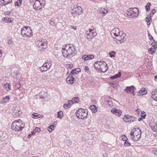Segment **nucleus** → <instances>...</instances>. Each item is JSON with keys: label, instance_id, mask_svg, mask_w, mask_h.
I'll use <instances>...</instances> for the list:
<instances>
[{"label": "nucleus", "instance_id": "24", "mask_svg": "<svg viewBox=\"0 0 157 157\" xmlns=\"http://www.w3.org/2000/svg\"><path fill=\"white\" fill-rule=\"evenodd\" d=\"M105 101L106 103L109 104V105H112V101L109 97H106L105 98Z\"/></svg>", "mask_w": 157, "mask_h": 157}, {"label": "nucleus", "instance_id": "20", "mask_svg": "<svg viewBox=\"0 0 157 157\" xmlns=\"http://www.w3.org/2000/svg\"><path fill=\"white\" fill-rule=\"evenodd\" d=\"M147 91L144 88H142L138 93V95L139 96H141L147 94Z\"/></svg>", "mask_w": 157, "mask_h": 157}, {"label": "nucleus", "instance_id": "43", "mask_svg": "<svg viewBox=\"0 0 157 157\" xmlns=\"http://www.w3.org/2000/svg\"><path fill=\"white\" fill-rule=\"evenodd\" d=\"M146 19H146V21L147 22V25H149L150 24V20H151L149 18V17H146Z\"/></svg>", "mask_w": 157, "mask_h": 157}, {"label": "nucleus", "instance_id": "42", "mask_svg": "<svg viewBox=\"0 0 157 157\" xmlns=\"http://www.w3.org/2000/svg\"><path fill=\"white\" fill-rule=\"evenodd\" d=\"M124 145L125 146L128 147L130 146L131 145V144L129 143L128 142L125 141V142H124Z\"/></svg>", "mask_w": 157, "mask_h": 157}, {"label": "nucleus", "instance_id": "63", "mask_svg": "<svg viewBox=\"0 0 157 157\" xmlns=\"http://www.w3.org/2000/svg\"><path fill=\"white\" fill-rule=\"evenodd\" d=\"M148 35L149 36V38L150 39V40H153V37L151 35H150V34H148Z\"/></svg>", "mask_w": 157, "mask_h": 157}, {"label": "nucleus", "instance_id": "6", "mask_svg": "<svg viewBox=\"0 0 157 157\" xmlns=\"http://www.w3.org/2000/svg\"><path fill=\"white\" fill-rule=\"evenodd\" d=\"M69 48L67 49L68 52V53L67 56H69L70 57V59L75 56L76 53V51L75 48V45H72L71 46H70V45L69 44Z\"/></svg>", "mask_w": 157, "mask_h": 157}, {"label": "nucleus", "instance_id": "13", "mask_svg": "<svg viewBox=\"0 0 157 157\" xmlns=\"http://www.w3.org/2000/svg\"><path fill=\"white\" fill-rule=\"evenodd\" d=\"M111 112L114 114H115L118 117L120 116L121 114V111L120 110L117 109L113 108L112 109Z\"/></svg>", "mask_w": 157, "mask_h": 157}, {"label": "nucleus", "instance_id": "2", "mask_svg": "<svg viewBox=\"0 0 157 157\" xmlns=\"http://www.w3.org/2000/svg\"><path fill=\"white\" fill-rule=\"evenodd\" d=\"M133 130L134 131L130 134L131 138L132 140L134 141H138L141 138V131L139 128H137V129H134Z\"/></svg>", "mask_w": 157, "mask_h": 157}, {"label": "nucleus", "instance_id": "50", "mask_svg": "<svg viewBox=\"0 0 157 157\" xmlns=\"http://www.w3.org/2000/svg\"><path fill=\"white\" fill-rule=\"evenodd\" d=\"M70 107L68 105V104H65L64 105V108L65 109H67Z\"/></svg>", "mask_w": 157, "mask_h": 157}, {"label": "nucleus", "instance_id": "25", "mask_svg": "<svg viewBox=\"0 0 157 157\" xmlns=\"http://www.w3.org/2000/svg\"><path fill=\"white\" fill-rule=\"evenodd\" d=\"M124 121L126 122H131V119H130V118H128L127 117V116L125 115V116L124 117Z\"/></svg>", "mask_w": 157, "mask_h": 157}, {"label": "nucleus", "instance_id": "48", "mask_svg": "<svg viewBox=\"0 0 157 157\" xmlns=\"http://www.w3.org/2000/svg\"><path fill=\"white\" fill-rule=\"evenodd\" d=\"M145 113L144 114V113H141V117L142 118H145V116H146V113Z\"/></svg>", "mask_w": 157, "mask_h": 157}, {"label": "nucleus", "instance_id": "61", "mask_svg": "<svg viewBox=\"0 0 157 157\" xmlns=\"http://www.w3.org/2000/svg\"><path fill=\"white\" fill-rule=\"evenodd\" d=\"M84 69L85 71H88L89 68L87 66H85Z\"/></svg>", "mask_w": 157, "mask_h": 157}, {"label": "nucleus", "instance_id": "3", "mask_svg": "<svg viewBox=\"0 0 157 157\" xmlns=\"http://www.w3.org/2000/svg\"><path fill=\"white\" fill-rule=\"evenodd\" d=\"M21 34L23 37H30L32 36V32L31 28L28 26H24L21 29Z\"/></svg>", "mask_w": 157, "mask_h": 157}, {"label": "nucleus", "instance_id": "23", "mask_svg": "<svg viewBox=\"0 0 157 157\" xmlns=\"http://www.w3.org/2000/svg\"><path fill=\"white\" fill-rule=\"evenodd\" d=\"M127 15L129 16H131L132 17L136 16V15H138L137 12H134V11H131V12H128Z\"/></svg>", "mask_w": 157, "mask_h": 157}, {"label": "nucleus", "instance_id": "5", "mask_svg": "<svg viewBox=\"0 0 157 157\" xmlns=\"http://www.w3.org/2000/svg\"><path fill=\"white\" fill-rule=\"evenodd\" d=\"M35 44L41 51H42V49H46L47 47L46 42L42 39H40L39 40H36L35 41Z\"/></svg>", "mask_w": 157, "mask_h": 157}, {"label": "nucleus", "instance_id": "52", "mask_svg": "<svg viewBox=\"0 0 157 157\" xmlns=\"http://www.w3.org/2000/svg\"><path fill=\"white\" fill-rule=\"evenodd\" d=\"M68 142V145H70L72 143V141L71 140H68L67 141Z\"/></svg>", "mask_w": 157, "mask_h": 157}, {"label": "nucleus", "instance_id": "27", "mask_svg": "<svg viewBox=\"0 0 157 157\" xmlns=\"http://www.w3.org/2000/svg\"><path fill=\"white\" fill-rule=\"evenodd\" d=\"M79 98L76 97L73 98L72 100L73 101L74 103H76L78 102V101H79Z\"/></svg>", "mask_w": 157, "mask_h": 157}, {"label": "nucleus", "instance_id": "33", "mask_svg": "<svg viewBox=\"0 0 157 157\" xmlns=\"http://www.w3.org/2000/svg\"><path fill=\"white\" fill-rule=\"evenodd\" d=\"M151 5V3L150 2H148L146 6V9L147 11L150 10V7Z\"/></svg>", "mask_w": 157, "mask_h": 157}, {"label": "nucleus", "instance_id": "15", "mask_svg": "<svg viewBox=\"0 0 157 157\" xmlns=\"http://www.w3.org/2000/svg\"><path fill=\"white\" fill-rule=\"evenodd\" d=\"M149 127L151 128L152 130L154 132H157V124L155 123H150Z\"/></svg>", "mask_w": 157, "mask_h": 157}, {"label": "nucleus", "instance_id": "45", "mask_svg": "<svg viewBox=\"0 0 157 157\" xmlns=\"http://www.w3.org/2000/svg\"><path fill=\"white\" fill-rule=\"evenodd\" d=\"M73 101L72 100H69L68 101V105L70 107L72 105L73 103H74V102H73Z\"/></svg>", "mask_w": 157, "mask_h": 157}, {"label": "nucleus", "instance_id": "26", "mask_svg": "<svg viewBox=\"0 0 157 157\" xmlns=\"http://www.w3.org/2000/svg\"><path fill=\"white\" fill-rule=\"evenodd\" d=\"M155 12V10L154 9H152L151 10V11L149 15V16H148V17L150 19V20H151V16H152L153 14Z\"/></svg>", "mask_w": 157, "mask_h": 157}, {"label": "nucleus", "instance_id": "49", "mask_svg": "<svg viewBox=\"0 0 157 157\" xmlns=\"http://www.w3.org/2000/svg\"><path fill=\"white\" fill-rule=\"evenodd\" d=\"M20 3L18 2H16L15 3V6H20L21 5Z\"/></svg>", "mask_w": 157, "mask_h": 157}, {"label": "nucleus", "instance_id": "40", "mask_svg": "<svg viewBox=\"0 0 157 157\" xmlns=\"http://www.w3.org/2000/svg\"><path fill=\"white\" fill-rule=\"evenodd\" d=\"M153 41H154V43L152 42L151 43L152 45L154 47L155 46V47L157 48V41H155V40H153Z\"/></svg>", "mask_w": 157, "mask_h": 157}, {"label": "nucleus", "instance_id": "53", "mask_svg": "<svg viewBox=\"0 0 157 157\" xmlns=\"http://www.w3.org/2000/svg\"><path fill=\"white\" fill-rule=\"evenodd\" d=\"M32 115L33 117V118H34V117H37V116L38 115V114H37V113H34L32 114Z\"/></svg>", "mask_w": 157, "mask_h": 157}, {"label": "nucleus", "instance_id": "41", "mask_svg": "<svg viewBox=\"0 0 157 157\" xmlns=\"http://www.w3.org/2000/svg\"><path fill=\"white\" fill-rule=\"evenodd\" d=\"M103 9L104 10H105L106 12L103 11H100V13L103 14H107V13L108 12V11L106 10L105 8H103Z\"/></svg>", "mask_w": 157, "mask_h": 157}, {"label": "nucleus", "instance_id": "54", "mask_svg": "<svg viewBox=\"0 0 157 157\" xmlns=\"http://www.w3.org/2000/svg\"><path fill=\"white\" fill-rule=\"evenodd\" d=\"M82 59L86 61V55H83L82 56Z\"/></svg>", "mask_w": 157, "mask_h": 157}, {"label": "nucleus", "instance_id": "11", "mask_svg": "<svg viewBox=\"0 0 157 157\" xmlns=\"http://www.w3.org/2000/svg\"><path fill=\"white\" fill-rule=\"evenodd\" d=\"M117 37H115V40H114L116 42L118 43L119 42L120 43L123 42L125 40V39L124 38L123 36H120L119 35L116 36Z\"/></svg>", "mask_w": 157, "mask_h": 157}, {"label": "nucleus", "instance_id": "14", "mask_svg": "<svg viewBox=\"0 0 157 157\" xmlns=\"http://www.w3.org/2000/svg\"><path fill=\"white\" fill-rule=\"evenodd\" d=\"M62 53L63 54V56L66 58L70 59V57L69 56H67V55H68V52L67 50L65 48H63L62 51Z\"/></svg>", "mask_w": 157, "mask_h": 157}, {"label": "nucleus", "instance_id": "39", "mask_svg": "<svg viewBox=\"0 0 157 157\" xmlns=\"http://www.w3.org/2000/svg\"><path fill=\"white\" fill-rule=\"evenodd\" d=\"M21 113V112L20 111H19L17 112H16L15 113V114L14 115V117H16L17 116H18L20 115V113Z\"/></svg>", "mask_w": 157, "mask_h": 157}, {"label": "nucleus", "instance_id": "58", "mask_svg": "<svg viewBox=\"0 0 157 157\" xmlns=\"http://www.w3.org/2000/svg\"><path fill=\"white\" fill-rule=\"evenodd\" d=\"M46 63H47V64H48V67H49V68L51 67L52 66V64L51 63H50V62H46Z\"/></svg>", "mask_w": 157, "mask_h": 157}, {"label": "nucleus", "instance_id": "19", "mask_svg": "<svg viewBox=\"0 0 157 157\" xmlns=\"http://www.w3.org/2000/svg\"><path fill=\"white\" fill-rule=\"evenodd\" d=\"M81 70L80 68H78L73 69L71 71L70 74L71 75H73L75 74H77L81 72Z\"/></svg>", "mask_w": 157, "mask_h": 157}, {"label": "nucleus", "instance_id": "30", "mask_svg": "<svg viewBox=\"0 0 157 157\" xmlns=\"http://www.w3.org/2000/svg\"><path fill=\"white\" fill-rule=\"evenodd\" d=\"M155 48H151L148 50V51L149 52V53L151 54L154 53L155 52Z\"/></svg>", "mask_w": 157, "mask_h": 157}, {"label": "nucleus", "instance_id": "60", "mask_svg": "<svg viewBox=\"0 0 157 157\" xmlns=\"http://www.w3.org/2000/svg\"><path fill=\"white\" fill-rule=\"evenodd\" d=\"M71 29H73L74 30H76V26H71Z\"/></svg>", "mask_w": 157, "mask_h": 157}, {"label": "nucleus", "instance_id": "18", "mask_svg": "<svg viewBox=\"0 0 157 157\" xmlns=\"http://www.w3.org/2000/svg\"><path fill=\"white\" fill-rule=\"evenodd\" d=\"M135 90V87L133 86H127L124 89L125 92L128 93H131L132 91V90Z\"/></svg>", "mask_w": 157, "mask_h": 157}, {"label": "nucleus", "instance_id": "21", "mask_svg": "<svg viewBox=\"0 0 157 157\" xmlns=\"http://www.w3.org/2000/svg\"><path fill=\"white\" fill-rule=\"evenodd\" d=\"M10 100V98L9 96H6L5 97L3 98L1 102L2 104H3L5 103H7Z\"/></svg>", "mask_w": 157, "mask_h": 157}, {"label": "nucleus", "instance_id": "34", "mask_svg": "<svg viewBox=\"0 0 157 157\" xmlns=\"http://www.w3.org/2000/svg\"><path fill=\"white\" fill-rule=\"evenodd\" d=\"M48 129L49 132H52L53 130L54 129V126L53 125H51L48 127Z\"/></svg>", "mask_w": 157, "mask_h": 157}, {"label": "nucleus", "instance_id": "51", "mask_svg": "<svg viewBox=\"0 0 157 157\" xmlns=\"http://www.w3.org/2000/svg\"><path fill=\"white\" fill-rule=\"evenodd\" d=\"M40 128H37V127L34 130V131H35V132H39V131H40Z\"/></svg>", "mask_w": 157, "mask_h": 157}, {"label": "nucleus", "instance_id": "10", "mask_svg": "<svg viewBox=\"0 0 157 157\" xmlns=\"http://www.w3.org/2000/svg\"><path fill=\"white\" fill-rule=\"evenodd\" d=\"M87 32L86 38L88 40L92 39L93 37L96 35V32L93 29H89L88 31H87Z\"/></svg>", "mask_w": 157, "mask_h": 157}, {"label": "nucleus", "instance_id": "1", "mask_svg": "<svg viewBox=\"0 0 157 157\" xmlns=\"http://www.w3.org/2000/svg\"><path fill=\"white\" fill-rule=\"evenodd\" d=\"M25 127V124L23 123L21 120L19 119L17 121H14L12 124L11 128L16 132L21 131Z\"/></svg>", "mask_w": 157, "mask_h": 157}, {"label": "nucleus", "instance_id": "22", "mask_svg": "<svg viewBox=\"0 0 157 157\" xmlns=\"http://www.w3.org/2000/svg\"><path fill=\"white\" fill-rule=\"evenodd\" d=\"M93 113H95L97 111V108L95 105H91L90 107Z\"/></svg>", "mask_w": 157, "mask_h": 157}, {"label": "nucleus", "instance_id": "57", "mask_svg": "<svg viewBox=\"0 0 157 157\" xmlns=\"http://www.w3.org/2000/svg\"><path fill=\"white\" fill-rule=\"evenodd\" d=\"M16 87L18 89H19L21 87V85L20 84H17L15 85Z\"/></svg>", "mask_w": 157, "mask_h": 157}, {"label": "nucleus", "instance_id": "62", "mask_svg": "<svg viewBox=\"0 0 157 157\" xmlns=\"http://www.w3.org/2000/svg\"><path fill=\"white\" fill-rule=\"evenodd\" d=\"M40 3H43V2L44 1V6L45 5V0H40Z\"/></svg>", "mask_w": 157, "mask_h": 157}, {"label": "nucleus", "instance_id": "37", "mask_svg": "<svg viewBox=\"0 0 157 157\" xmlns=\"http://www.w3.org/2000/svg\"><path fill=\"white\" fill-rule=\"evenodd\" d=\"M5 86H6V88L7 89V90H9L11 89V85L9 83H6Z\"/></svg>", "mask_w": 157, "mask_h": 157}, {"label": "nucleus", "instance_id": "8", "mask_svg": "<svg viewBox=\"0 0 157 157\" xmlns=\"http://www.w3.org/2000/svg\"><path fill=\"white\" fill-rule=\"evenodd\" d=\"M44 1L43 3H40V0L36 1L33 5V8L35 10H40L44 7Z\"/></svg>", "mask_w": 157, "mask_h": 157}, {"label": "nucleus", "instance_id": "59", "mask_svg": "<svg viewBox=\"0 0 157 157\" xmlns=\"http://www.w3.org/2000/svg\"><path fill=\"white\" fill-rule=\"evenodd\" d=\"M50 24L52 25L53 26L55 25V23H54L53 21H51L49 22Z\"/></svg>", "mask_w": 157, "mask_h": 157}, {"label": "nucleus", "instance_id": "31", "mask_svg": "<svg viewBox=\"0 0 157 157\" xmlns=\"http://www.w3.org/2000/svg\"><path fill=\"white\" fill-rule=\"evenodd\" d=\"M3 21H5L6 22L8 23L10 22L11 21V20L10 18L4 17L3 18Z\"/></svg>", "mask_w": 157, "mask_h": 157}, {"label": "nucleus", "instance_id": "29", "mask_svg": "<svg viewBox=\"0 0 157 157\" xmlns=\"http://www.w3.org/2000/svg\"><path fill=\"white\" fill-rule=\"evenodd\" d=\"M94 56L92 55H86V60H88L90 59H94Z\"/></svg>", "mask_w": 157, "mask_h": 157}, {"label": "nucleus", "instance_id": "35", "mask_svg": "<svg viewBox=\"0 0 157 157\" xmlns=\"http://www.w3.org/2000/svg\"><path fill=\"white\" fill-rule=\"evenodd\" d=\"M41 72H43L44 71H46L48 70L47 68H46L44 67L43 65L41 67H40Z\"/></svg>", "mask_w": 157, "mask_h": 157}, {"label": "nucleus", "instance_id": "44", "mask_svg": "<svg viewBox=\"0 0 157 157\" xmlns=\"http://www.w3.org/2000/svg\"><path fill=\"white\" fill-rule=\"evenodd\" d=\"M122 140H123L125 141L128 140L127 138V137L126 136H125V135H122Z\"/></svg>", "mask_w": 157, "mask_h": 157}, {"label": "nucleus", "instance_id": "4", "mask_svg": "<svg viewBox=\"0 0 157 157\" xmlns=\"http://www.w3.org/2000/svg\"><path fill=\"white\" fill-rule=\"evenodd\" d=\"M76 116L79 118L84 120L87 117V112L84 109L80 108L75 113Z\"/></svg>", "mask_w": 157, "mask_h": 157}, {"label": "nucleus", "instance_id": "9", "mask_svg": "<svg viewBox=\"0 0 157 157\" xmlns=\"http://www.w3.org/2000/svg\"><path fill=\"white\" fill-rule=\"evenodd\" d=\"M121 33L122 35L123 32H120L119 29L117 28H115L112 30L111 31V35L112 37L115 38V37L120 35Z\"/></svg>", "mask_w": 157, "mask_h": 157}, {"label": "nucleus", "instance_id": "32", "mask_svg": "<svg viewBox=\"0 0 157 157\" xmlns=\"http://www.w3.org/2000/svg\"><path fill=\"white\" fill-rule=\"evenodd\" d=\"M116 53V52L115 51H112L109 53V55H110V56L111 57H115V54Z\"/></svg>", "mask_w": 157, "mask_h": 157}, {"label": "nucleus", "instance_id": "64", "mask_svg": "<svg viewBox=\"0 0 157 157\" xmlns=\"http://www.w3.org/2000/svg\"><path fill=\"white\" fill-rule=\"evenodd\" d=\"M110 78L112 79H114L115 78H116L115 76V75H114V76H112Z\"/></svg>", "mask_w": 157, "mask_h": 157}, {"label": "nucleus", "instance_id": "47", "mask_svg": "<svg viewBox=\"0 0 157 157\" xmlns=\"http://www.w3.org/2000/svg\"><path fill=\"white\" fill-rule=\"evenodd\" d=\"M121 74L120 72H119L118 73L115 75V76L116 77V78H119L121 76Z\"/></svg>", "mask_w": 157, "mask_h": 157}, {"label": "nucleus", "instance_id": "28", "mask_svg": "<svg viewBox=\"0 0 157 157\" xmlns=\"http://www.w3.org/2000/svg\"><path fill=\"white\" fill-rule=\"evenodd\" d=\"M63 112L61 111L58 112V118L61 119L63 116Z\"/></svg>", "mask_w": 157, "mask_h": 157}, {"label": "nucleus", "instance_id": "38", "mask_svg": "<svg viewBox=\"0 0 157 157\" xmlns=\"http://www.w3.org/2000/svg\"><path fill=\"white\" fill-rule=\"evenodd\" d=\"M98 62H96L94 64V68L96 69H98L99 68V66H98Z\"/></svg>", "mask_w": 157, "mask_h": 157}, {"label": "nucleus", "instance_id": "55", "mask_svg": "<svg viewBox=\"0 0 157 157\" xmlns=\"http://www.w3.org/2000/svg\"><path fill=\"white\" fill-rule=\"evenodd\" d=\"M4 3L3 2V0H0V5L4 6Z\"/></svg>", "mask_w": 157, "mask_h": 157}, {"label": "nucleus", "instance_id": "36", "mask_svg": "<svg viewBox=\"0 0 157 157\" xmlns=\"http://www.w3.org/2000/svg\"><path fill=\"white\" fill-rule=\"evenodd\" d=\"M12 0H3V2L5 3L4 5H6L12 2Z\"/></svg>", "mask_w": 157, "mask_h": 157}, {"label": "nucleus", "instance_id": "7", "mask_svg": "<svg viewBox=\"0 0 157 157\" xmlns=\"http://www.w3.org/2000/svg\"><path fill=\"white\" fill-rule=\"evenodd\" d=\"M98 62V66H99L100 71L103 72L107 71L108 69L107 64L104 62L97 61Z\"/></svg>", "mask_w": 157, "mask_h": 157}, {"label": "nucleus", "instance_id": "46", "mask_svg": "<svg viewBox=\"0 0 157 157\" xmlns=\"http://www.w3.org/2000/svg\"><path fill=\"white\" fill-rule=\"evenodd\" d=\"M43 66L46 68H47L48 69L50 68L48 66V65L46 63V62H45V63L43 64Z\"/></svg>", "mask_w": 157, "mask_h": 157}, {"label": "nucleus", "instance_id": "12", "mask_svg": "<svg viewBox=\"0 0 157 157\" xmlns=\"http://www.w3.org/2000/svg\"><path fill=\"white\" fill-rule=\"evenodd\" d=\"M73 12H75L78 15H80L82 13V9L81 6H76V7H74L72 9Z\"/></svg>", "mask_w": 157, "mask_h": 157}, {"label": "nucleus", "instance_id": "17", "mask_svg": "<svg viewBox=\"0 0 157 157\" xmlns=\"http://www.w3.org/2000/svg\"><path fill=\"white\" fill-rule=\"evenodd\" d=\"M151 94L152 98L154 100L157 101V90H154L152 92Z\"/></svg>", "mask_w": 157, "mask_h": 157}, {"label": "nucleus", "instance_id": "16", "mask_svg": "<svg viewBox=\"0 0 157 157\" xmlns=\"http://www.w3.org/2000/svg\"><path fill=\"white\" fill-rule=\"evenodd\" d=\"M74 78L72 76H69L66 78L67 82L69 84H73L74 82Z\"/></svg>", "mask_w": 157, "mask_h": 157}, {"label": "nucleus", "instance_id": "56", "mask_svg": "<svg viewBox=\"0 0 157 157\" xmlns=\"http://www.w3.org/2000/svg\"><path fill=\"white\" fill-rule=\"evenodd\" d=\"M12 43L13 41L11 39L9 40L8 41V44H11Z\"/></svg>", "mask_w": 157, "mask_h": 157}]
</instances>
